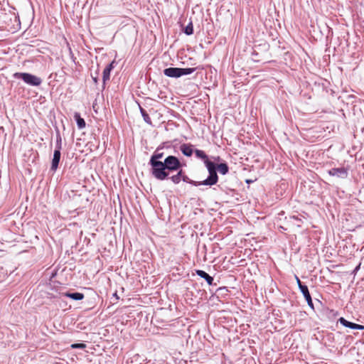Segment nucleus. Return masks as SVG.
I'll list each match as a JSON object with an SVG mask.
<instances>
[{
  "instance_id": "1",
  "label": "nucleus",
  "mask_w": 364,
  "mask_h": 364,
  "mask_svg": "<svg viewBox=\"0 0 364 364\" xmlns=\"http://www.w3.org/2000/svg\"><path fill=\"white\" fill-rule=\"evenodd\" d=\"M208 171L209 172V176L205 180L201 181L200 183L205 186L215 185L218 180V177L216 173V167L213 162L210 161H205Z\"/></svg>"
},
{
  "instance_id": "2",
  "label": "nucleus",
  "mask_w": 364,
  "mask_h": 364,
  "mask_svg": "<svg viewBox=\"0 0 364 364\" xmlns=\"http://www.w3.org/2000/svg\"><path fill=\"white\" fill-rule=\"evenodd\" d=\"M150 165L151 166V173L156 179L163 181L168 176V172L166 171L163 162H154Z\"/></svg>"
},
{
  "instance_id": "3",
  "label": "nucleus",
  "mask_w": 364,
  "mask_h": 364,
  "mask_svg": "<svg viewBox=\"0 0 364 364\" xmlns=\"http://www.w3.org/2000/svg\"><path fill=\"white\" fill-rule=\"evenodd\" d=\"M196 70L195 68H168L164 70L165 75L169 77H179L182 75H189Z\"/></svg>"
},
{
  "instance_id": "4",
  "label": "nucleus",
  "mask_w": 364,
  "mask_h": 364,
  "mask_svg": "<svg viewBox=\"0 0 364 364\" xmlns=\"http://www.w3.org/2000/svg\"><path fill=\"white\" fill-rule=\"evenodd\" d=\"M14 77L15 78L22 79L26 83L33 86H38L41 83V79L40 77L29 73H16L14 74Z\"/></svg>"
},
{
  "instance_id": "5",
  "label": "nucleus",
  "mask_w": 364,
  "mask_h": 364,
  "mask_svg": "<svg viewBox=\"0 0 364 364\" xmlns=\"http://www.w3.org/2000/svg\"><path fill=\"white\" fill-rule=\"evenodd\" d=\"M163 163L168 171H176L181 167L179 160L173 156L166 157Z\"/></svg>"
},
{
  "instance_id": "6",
  "label": "nucleus",
  "mask_w": 364,
  "mask_h": 364,
  "mask_svg": "<svg viewBox=\"0 0 364 364\" xmlns=\"http://www.w3.org/2000/svg\"><path fill=\"white\" fill-rule=\"evenodd\" d=\"M331 176H336L340 178H346L348 175V168L345 167L333 168L328 171Z\"/></svg>"
},
{
  "instance_id": "7",
  "label": "nucleus",
  "mask_w": 364,
  "mask_h": 364,
  "mask_svg": "<svg viewBox=\"0 0 364 364\" xmlns=\"http://www.w3.org/2000/svg\"><path fill=\"white\" fill-rule=\"evenodd\" d=\"M338 321L343 326H344L346 327H348V328H350L352 329H358V330H363L364 329V326L350 322V321H347L346 319H345L343 317H341L338 319Z\"/></svg>"
},
{
  "instance_id": "8",
  "label": "nucleus",
  "mask_w": 364,
  "mask_h": 364,
  "mask_svg": "<svg viewBox=\"0 0 364 364\" xmlns=\"http://www.w3.org/2000/svg\"><path fill=\"white\" fill-rule=\"evenodd\" d=\"M60 159V146L54 151L53 158L51 164V170L55 171L58 168V164Z\"/></svg>"
},
{
  "instance_id": "9",
  "label": "nucleus",
  "mask_w": 364,
  "mask_h": 364,
  "mask_svg": "<svg viewBox=\"0 0 364 364\" xmlns=\"http://www.w3.org/2000/svg\"><path fill=\"white\" fill-rule=\"evenodd\" d=\"M300 290L302 292L304 298L306 299L309 306L313 307V301L307 286L300 287Z\"/></svg>"
},
{
  "instance_id": "10",
  "label": "nucleus",
  "mask_w": 364,
  "mask_h": 364,
  "mask_svg": "<svg viewBox=\"0 0 364 364\" xmlns=\"http://www.w3.org/2000/svg\"><path fill=\"white\" fill-rule=\"evenodd\" d=\"M114 61L109 63L103 70V76L102 80L103 82H105L107 80H109L110 77V72L114 68Z\"/></svg>"
},
{
  "instance_id": "11",
  "label": "nucleus",
  "mask_w": 364,
  "mask_h": 364,
  "mask_svg": "<svg viewBox=\"0 0 364 364\" xmlns=\"http://www.w3.org/2000/svg\"><path fill=\"white\" fill-rule=\"evenodd\" d=\"M196 274L199 277L205 279L209 285H211L213 284V278L210 277L208 274H207L203 270H196Z\"/></svg>"
},
{
  "instance_id": "12",
  "label": "nucleus",
  "mask_w": 364,
  "mask_h": 364,
  "mask_svg": "<svg viewBox=\"0 0 364 364\" xmlns=\"http://www.w3.org/2000/svg\"><path fill=\"white\" fill-rule=\"evenodd\" d=\"M63 295L66 297L70 298L73 300H82L84 299L85 296L82 293L75 292V293H69L65 292Z\"/></svg>"
},
{
  "instance_id": "13",
  "label": "nucleus",
  "mask_w": 364,
  "mask_h": 364,
  "mask_svg": "<svg viewBox=\"0 0 364 364\" xmlns=\"http://www.w3.org/2000/svg\"><path fill=\"white\" fill-rule=\"evenodd\" d=\"M181 151L185 156H191L193 152L192 145H191V144L181 145Z\"/></svg>"
},
{
  "instance_id": "14",
  "label": "nucleus",
  "mask_w": 364,
  "mask_h": 364,
  "mask_svg": "<svg viewBox=\"0 0 364 364\" xmlns=\"http://www.w3.org/2000/svg\"><path fill=\"white\" fill-rule=\"evenodd\" d=\"M74 117H75V119H76L78 128L79 129L85 128V125H86L85 122L82 118L80 117V114L75 113Z\"/></svg>"
},
{
  "instance_id": "15",
  "label": "nucleus",
  "mask_w": 364,
  "mask_h": 364,
  "mask_svg": "<svg viewBox=\"0 0 364 364\" xmlns=\"http://www.w3.org/2000/svg\"><path fill=\"white\" fill-rule=\"evenodd\" d=\"M183 176V170H180L177 174L172 176L170 178L175 183L178 184L181 182Z\"/></svg>"
},
{
  "instance_id": "16",
  "label": "nucleus",
  "mask_w": 364,
  "mask_h": 364,
  "mask_svg": "<svg viewBox=\"0 0 364 364\" xmlns=\"http://www.w3.org/2000/svg\"><path fill=\"white\" fill-rule=\"evenodd\" d=\"M164 154L163 153H158L155 152L150 159L149 164H154V162H161L159 161L161 158H163Z\"/></svg>"
},
{
  "instance_id": "17",
  "label": "nucleus",
  "mask_w": 364,
  "mask_h": 364,
  "mask_svg": "<svg viewBox=\"0 0 364 364\" xmlns=\"http://www.w3.org/2000/svg\"><path fill=\"white\" fill-rule=\"evenodd\" d=\"M194 152H195L196 156L198 158L204 160V162L207 161H209L208 159V156L205 154V153L203 151L199 150V149H196V150H195Z\"/></svg>"
},
{
  "instance_id": "18",
  "label": "nucleus",
  "mask_w": 364,
  "mask_h": 364,
  "mask_svg": "<svg viewBox=\"0 0 364 364\" xmlns=\"http://www.w3.org/2000/svg\"><path fill=\"white\" fill-rule=\"evenodd\" d=\"M181 180H183V181H185L186 183L193 184L196 186L203 185L202 183H200L201 181L197 182V181H193L191 180L186 175L184 174L183 171V176H182Z\"/></svg>"
},
{
  "instance_id": "19",
  "label": "nucleus",
  "mask_w": 364,
  "mask_h": 364,
  "mask_svg": "<svg viewBox=\"0 0 364 364\" xmlns=\"http://www.w3.org/2000/svg\"><path fill=\"white\" fill-rule=\"evenodd\" d=\"M217 168L218 171L223 175L226 174L228 172V166L226 164L222 163L218 164Z\"/></svg>"
},
{
  "instance_id": "20",
  "label": "nucleus",
  "mask_w": 364,
  "mask_h": 364,
  "mask_svg": "<svg viewBox=\"0 0 364 364\" xmlns=\"http://www.w3.org/2000/svg\"><path fill=\"white\" fill-rule=\"evenodd\" d=\"M140 111H141V115L144 118V120L149 124H151V119L150 118V117L149 116V114H147V112H146L145 109H144L143 108L140 107Z\"/></svg>"
},
{
  "instance_id": "21",
  "label": "nucleus",
  "mask_w": 364,
  "mask_h": 364,
  "mask_svg": "<svg viewBox=\"0 0 364 364\" xmlns=\"http://www.w3.org/2000/svg\"><path fill=\"white\" fill-rule=\"evenodd\" d=\"M184 32L187 35H191L193 32V27L192 23H190L184 30Z\"/></svg>"
},
{
  "instance_id": "22",
  "label": "nucleus",
  "mask_w": 364,
  "mask_h": 364,
  "mask_svg": "<svg viewBox=\"0 0 364 364\" xmlns=\"http://www.w3.org/2000/svg\"><path fill=\"white\" fill-rule=\"evenodd\" d=\"M71 348H80V349H84L86 348V345L85 343H74L71 345Z\"/></svg>"
},
{
  "instance_id": "23",
  "label": "nucleus",
  "mask_w": 364,
  "mask_h": 364,
  "mask_svg": "<svg viewBox=\"0 0 364 364\" xmlns=\"http://www.w3.org/2000/svg\"><path fill=\"white\" fill-rule=\"evenodd\" d=\"M295 277H296V284H298L299 289H300V287H305L306 286V285H303L301 284V282L300 281L299 278L297 276H295Z\"/></svg>"
},
{
  "instance_id": "24",
  "label": "nucleus",
  "mask_w": 364,
  "mask_h": 364,
  "mask_svg": "<svg viewBox=\"0 0 364 364\" xmlns=\"http://www.w3.org/2000/svg\"><path fill=\"white\" fill-rule=\"evenodd\" d=\"M58 146L61 147V137H60V135H58V137H57V148Z\"/></svg>"
},
{
  "instance_id": "25",
  "label": "nucleus",
  "mask_w": 364,
  "mask_h": 364,
  "mask_svg": "<svg viewBox=\"0 0 364 364\" xmlns=\"http://www.w3.org/2000/svg\"><path fill=\"white\" fill-rule=\"evenodd\" d=\"M93 80L95 81V82H97V77H94Z\"/></svg>"
}]
</instances>
